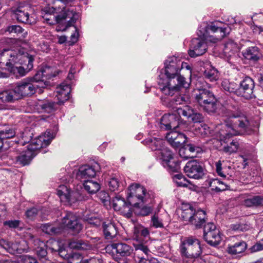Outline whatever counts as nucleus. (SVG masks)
<instances>
[{"label":"nucleus","mask_w":263,"mask_h":263,"mask_svg":"<svg viewBox=\"0 0 263 263\" xmlns=\"http://www.w3.org/2000/svg\"><path fill=\"white\" fill-rule=\"evenodd\" d=\"M103 231L105 238L107 239L115 237L118 233L115 224L109 222L103 223Z\"/></svg>","instance_id":"473e14b6"},{"label":"nucleus","mask_w":263,"mask_h":263,"mask_svg":"<svg viewBox=\"0 0 263 263\" xmlns=\"http://www.w3.org/2000/svg\"><path fill=\"white\" fill-rule=\"evenodd\" d=\"M85 220L87 221L89 223L95 226H100L102 223L101 220L95 216H91L90 217H85Z\"/></svg>","instance_id":"13d9d810"},{"label":"nucleus","mask_w":263,"mask_h":263,"mask_svg":"<svg viewBox=\"0 0 263 263\" xmlns=\"http://www.w3.org/2000/svg\"><path fill=\"white\" fill-rule=\"evenodd\" d=\"M69 246L71 249L78 250H88L90 248V246L87 242L82 240L71 241L69 243Z\"/></svg>","instance_id":"c03bdc74"},{"label":"nucleus","mask_w":263,"mask_h":263,"mask_svg":"<svg viewBox=\"0 0 263 263\" xmlns=\"http://www.w3.org/2000/svg\"><path fill=\"white\" fill-rule=\"evenodd\" d=\"M179 252L182 257L193 258L198 257L202 253L200 241L192 237L182 241L179 247Z\"/></svg>","instance_id":"6e6552de"},{"label":"nucleus","mask_w":263,"mask_h":263,"mask_svg":"<svg viewBox=\"0 0 263 263\" xmlns=\"http://www.w3.org/2000/svg\"><path fill=\"white\" fill-rule=\"evenodd\" d=\"M195 209L192 206L188 205L186 208L181 210L180 217L185 221L191 223L192 218Z\"/></svg>","instance_id":"37998d69"},{"label":"nucleus","mask_w":263,"mask_h":263,"mask_svg":"<svg viewBox=\"0 0 263 263\" xmlns=\"http://www.w3.org/2000/svg\"><path fill=\"white\" fill-rule=\"evenodd\" d=\"M192 121L195 123L201 122L203 121V116L202 114L197 112L196 110H194L193 115L191 118Z\"/></svg>","instance_id":"0e129e2a"},{"label":"nucleus","mask_w":263,"mask_h":263,"mask_svg":"<svg viewBox=\"0 0 263 263\" xmlns=\"http://www.w3.org/2000/svg\"><path fill=\"white\" fill-rule=\"evenodd\" d=\"M42 231L46 234L52 235L60 233L62 229L67 228L72 232L73 234L79 233L82 229L77 217L71 212H67L62 220V226L57 227L54 224L46 223L41 227Z\"/></svg>","instance_id":"39448f33"},{"label":"nucleus","mask_w":263,"mask_h":263,"mask_svg":"<svg viewBox=\"0 0 263 263\" xmlns=\"http://www.w3.org/2000/svg\"><path fill=\"white\" fill-rule=\"evenodd\" d=\"M230 29L227 25L216 21L208 24L202 23L198 27L199 37L192 40L188 51L191 58H196L204 54L208 49L205 41L216 43L229 34Z\"/></svg>","instance_id":"f257e3e1"},{"label":"nucleus","mask_w":263,"mask_h":263,"mask_svg":"<svg viewBox=\"0 0 263 263\" xmlns=\"http://www.w3.org/2000/svg\"><path fill=\"white\" fill-rule=\"evenodd\" d=\"M189 151L191 153H197L199 151V147L192 144H187L184 146V147H181L179 149V153L181 157L187 159L189 157H192L194 156H186L183 154L184 151Z\"/></svg>","instance_id":"a18cd8bd"},{"label":"nucleus","mask_w":263,"mask_h":263,"mask_svg":"<svg viewBox=\"0 0 263 263\" xmlns=\"http://www.w3.org/2000/svg\"><path fill=\"white\" fill-rule=\"evenodd\" d=\"M198 92L196 94V99L200 105L210 102V101H213L215 98L212 92L209 90L200 89Z\"/></svg>","instance_id":"c85d7f7f"},{"label":"nucleus","mask_w":263,"mask_h":263,"mask_svg":"<svg viewBox=\"0 0 263 263\" xmlns=\"http://www.w3.org/2000/svg\"><path fill=\"white\" fill-rule=\"evenodd\" d=\"M221 87L224 91L237 95L238 85L236 83L224 79L221 82Z\"/></svg>","instance_id":"a19ab883"},{"label":"nucleus","mask_w":263,"mask_h":263,"mask_svg":"<svg viewBox=\"0 0 263 263\" xmlns=\"http://www.w3.org/2000/svg\"><path fill=\"white\" fill-rule=\"evenodd\" d=\"M36 153L27 147V149L16 157V162L23 166L28 164Z\"/></svg>","instance_id":"cd10ccee"},{"label":"nucleus","mask_w":263,"mask_h":263,"mask_svg":"<svg viewBox=\"0 0 263 263\" xmlns=\"http://www.w3.org/2000/svg\"><path fill=\"white\" fill-rule=\"evenodd\" d=\"M47 248L40 247L37 248L36 252L40 260L42 263H51V261L47 258Z\"/></svg>","instance_id":"3c124183"},{"label":"nucleus","mask_w":263,"mask_h":263,"mask_svg":"<svg viewBox=\"0 0 263 263\" xmlns=\"http://www.w3.org/2000/svg\"><path fill=\"white\" fill-rule=\"evenodd\" d=\"M54 105L53 102H47L42 104L41 107L45 111L49 112L54 109Z\"/></svg>","instance_id":"e2e57ef3"},{"label":"nucleus","mask_w":263,"mask_h":263,"mask_svg":"<svg viewBox=\"0 0 263 263\" xmlns=\"http://www.w3.org/2000/svg\"><path fill=\"white\" fill-rule=\"evenodd\" d=\"M110 248L115 250L118 256L121 257L128 256L133 251L130 246L123 242L113 243L111 244Z\"/></svg>","instance_id":"412c9836"},{"label":"nucleus","mask_w":263,"mask_h":263,"mask_svg":"<svg viewBox=\"0 0 263 263\" xmlns=\"http://www.w3.org/2000/svg\"><path fill=\"white\" fill-rule=\"evenodd\" d=\"M261 250H263V239L256 243L250 248V251L252 253Z\"/></svg>","instance_id":"69168bd1"},{"label":"nucleus","mask_w":263,"mask_h":263,"mask_svg":"<svg viewBox=\"0 0 263 263\" xmlns=\"http://www.w3.org/2000/svg\"><path fill=\"white\" fill-rule=\"evenodd\" d=\"M254 82L253 79L249 77H245L240 82L239 86H238L237 96L246 99H252L254 97Z\"/></svg>","instance_id":"2eb2a0df"},{"label":"nucleus","mask_w":263,"mask_h":263,"mask_svg":"<svg viewBox=\"0 0 263 263\" xmlns=\"http://www.w3.org/2000/svg\"><path fill=\"white\" fill-rule=\"evenodd\" d=\"M180 125L179 116L176 114L164 115L161 119V128L166 130L175 129Z\"/></svg>","instance_id":"a211bd4d"},{"label":"nucleus","mask_w":263,"mask_h":263,"mask_svg":"<svg viewBox=\"0 0 263 263\" xmlns=\"http://www.w3.org/2000/svg\"><path fill=\"white\" fill-rule=\"evenodd\" d=\"M45 247L49 248L52 252H57L58 248L61 247V242L54 239H50L48 241L46 245H44Z\"/></svg>","instance_id":"603ef678"},{"label":"nucleus","mask_w":263,"mask_h":263,"mask_svg":"<svg viewBox=\"0 0 263 263\" xmlns=\"http://www.w3.org/2000/svg\"><path fill=\"white\" fill-rule=\"evenodd\" d=\"M19 99L30 96L35 93L38 88L43 87L33 83L28 78L17 82L14 87Z\"/></svg>","instance_id":"9d476101"},{"label":"nucleus","mask_w":263,"mask_h":263,"mask_svg":"<svg viewBox=\"0 0 263 263\" xmlns=\"http://www.w3.org/2000/svg\"><path fill=\"white\" fill-rule=\"evenodd\" d=\"M149 197L146 189L139 184H133L128 187L127 201L129 205L140 207L139 205L146 202Z\"/></svg>","instance_id":"1a4fd4ad"},{"label":"nucleus","mask_w":263,"mask_h":263,"mask_svg":"<svg viewBox=\"0 0 263 263\" xmlns=\"http://www.w3.org/2000/svg\"><path fill=\"white\" fill-rule=\"evenodd\" d=\"M184 172L189 178L195 179H201L204 175L203 167L196 160L188 161L184 167Z\"/></svg>","instance_id":"dca6fc26"},{"label":"nucleus","mask_w":263,"mask_h":263,"mask_svg":"<svg viewBox=\"0 0 263 263\" xmlns=\"http://www.w3.org/2000/svg\"><path fill=\"white\" fill-rule=\"evenodd\" d=\"M14 87L11 89H6L0 92V100L2 102L13 103L19 99Z\"/></svg>","instance_id":"393cba45"},{"label":"nucleus","mask_w":263,"mask_h":263,"mask_svg":"<svg viewBox=\"0 0 263 263\" xmlns=\"http://www.w3.org/2000/svg\"><path fill=\"white\" fill-rule=\"evenodd\" d=\"M157 155L163 166L170 171L178 172L180 170V162L175 159L173 153L167 147H163Z\"/></svg>","instance_id":"9b49d317"},{"label":"nucleus","mask_w":263,"mask_h":263,"mask_svg":"<svg viewBox=\"0 0 263 263\" xmlns=\"http://www.w3.org/2000/svg\"><path fill=\"white\" fill-rule=\"evenodd\" d=\"M204 77L210 81H216L218 78L217 70L213 67H210L204 71Z\"/></svg>","instance_id":"8fccbe9b"},{"label":"nucleus","mask_w":263,"mask_h":263,"mask_svg":"<svg viewBox=\"0 0 263 263\" xmlns=\"http://www.w3.org/2000/svg\"><path fill=\"white\" fill-rule=\"evenodd\" d=\"M53 133L50 130H47L44 134L38 136L37 138L32 139L30 143L27 145V147L37 154V151L41 148L49 145L51 140L54 138Z\"/></svg>","instance_id":"4468645a"},{"label":"nucleus","mask_w":263,"mask_h":263,"mask_svg":"<svg viewBox=\"0 0 263 263\" xmlns=\"http://www.w3.org/2000/svg\"><path fill=\"white\" fill-rule=\"evenodd\" d=\"M57 194L65 204H72L83 198L78 192L71 191L66 185H61L57 189Z\"/></svg>","instance_id":"ddd939ff"},{"label":"nucleus","mask_w":263,"mask_h":263,"mask_svg":"<svg viewBox=\"0 0 263 263\" xmlns=\"http://www.w3.org/2000/svg\"><path fill=\"white\" fill-rule=\"evenodd\" d=\"M50 68H46L45 69L41 70L37 72V73L33 77L28 78L29 79H31V81L36 84L37 82H40V85L39 86H43V88L46 87V84L45 82L43 83V78H46V79H50L51 77H54V76L49 74L47 72V70H49Z\"/></svg>","instance_id":"c756f323"},{"label":"nucleus","mask_w":263,"mask_h":263,"mask_svg":"<svg viewBox=\"0 0 263 263\" xmlns=\"http://www.w3.org/2000/svg\"><path fill=\"white\" fill-rule=\"evenodd\" d=\"M210 186L213 190L216 192L226 191L228 188V185L226 182L218 179H213L210 183Z\"/></svg>","instance_id":"79ce46f5"},{"label":"nucleus","mask_w":263,"mask_h":263,"mask_svg":"<svg viewBox=\"0 0 263 263\" xmlns=\"http://www.w3.org/2000/svg\"><path fill=\"white\" fill-rule=\"evenodd\" d=\"M83 185L84 189L90 194H94L97 192L100 189V184L92 180H84Z\"/></svg>","instance_id":"c9c22d12"},{"label":"nucleus","mask_w":263,"mask_h":263,"mask_svg":"<svg viewBox=\"0 0 263 263\" xmlns=\"http://www.w3.org/2000/svg\"><path fill=\"white\" fill-rule=\"evenodd\" d=\"M164 65V74L166 78H163V76L162 74L159 76L160 79L161 78L163 79H175L181 69V60L174 56L168 58L165 61Z\"/></svg>","instance_id":"f8f14e48"},{"label":"nucleus","mask_w":263,"mask_h":263,"mask_svg":"<svg viewBox=\"0 0 263 263\" xmlns=\"http://www.w3.org/2000/svg\"><path fill=\"white\" fill-rule=\"evenodd\" d=\"M238 50V45L233 41L229 40L225 43L223 53L229 63L235 65L237 62V61L239 60L237 53Z\"/></svg>","instance_id":"f3484780"},{"label":"nucleus","mask_w":263,"mask_h":263,"mask_svg":"<svg viewBox=\"0 0 263 263\" xmlns=\"http://www.w3.org/2000/svg\"><path fill=\"white\" fill-rule=\"evenodd\" d=\"M34 58L24 49H4L0 53V66L5 65L11 71L25 76L33 67Z\"/></svg>","instance_id":"20e7f679"},{"label":"nucleus","mask_w":263,"mask_h":263,"mask_svg":"<svg viewBox=\"0 0 263 263\" xmlns=\"http://www.w3.org/2000/svg\"><path fill=\"white\" fill-rule=\"evenodd\" d=\"M134 259L136 263H158L156 258L149 254H134Z\"/></svg>","instance_id":"ea45409f"},{"label":"nucleus","mask_w":263,"mask_h":263,"mask_svg":"<svg viewBox=\"0 0 263 263\" xmlns=\"http://www.w3.org/2000/svg\"><path fill=\"white\" fill-rule=\"evenodd\" d=\"M139 211L136 212L141 216H147L151 213L152 209L150 206H144L141 209H138Z\"/></svg>","instance_id":"338daca9"},{"label":"nucleus","mask_w":263,"mask_h":263,"mask_svg":"<svg viewBox=\"0 0 263 263\" xmlns=\"http://www.w3.org/2000/svg\"><path fill=\"white\" fill-rule=\"evenodd\" d=\"M70 87L69 84L62 83L56 89L55 97L58 100V103L63 104L69 98Z\"/></svg>","instance_id":"aec40b11"},{"label":"nucleus","mask_w":263,"mask_h":263,"mask_svg":"<svg viewBox=\"0 0 263 263\" xmlns=\"http://www.w3.org/2000/svg\"><path fill=\"white\" fill-rule=\"evenodd\" d=\"M242 204L248 208L263 206V196H249L242 201Z\"/></svg>","instance_id":"7c9ffc66"},{"label":"nucleus","mask_w":263,"mask_h":263,"mask_svg":"<svg viewBox=\"0 0 263 263\" xmlns=\"http://www.w3.org/2000/svg\"><path fill=\"white\" fill-rule=\"evenodd\" d=\"M14 16L21 23L31 24L32 22L29 18V14L24 7H19L14 11Z\"/></svg>","instance_id":"72a5a7b5"},{"label":"nucleus","mask_w":263,"mask_h":263,"mask_svg":"<svg viewBox=\"0 0 263 263\" xmlns=\"http://www.w3.org/2000/svg\"><path fill=\"white\" fill-rule=\"evenodd\" d=\"M20 258L21 263H39L35 257L30 255H22Z\"/></svg>","instance_id":"bf43d9fd"},{"label":"nucleus","mask_w":263,"mask_h":263,"mask_svg":"<svg viewBox=\"0 0 263 263\" xmlns=\"http://www.w3.org/2000/svg\"><path fill=\"white\" fill-rule=\"evenodd\" d=\"M96 165L92 166L85 165L81 166L78 173V177L81 179L87 180L96 176Z\"/></svg>","instance_id":"5701e85b"},{"label":"nucleus","mask_w":263,"mask_h":263,"mask_svg":"<svg viewBox=\"0 0 263 263\" xmlns=\"http://www.w3.org/2000/svg\"><path fill=\"white\" fill-rule=\"evenodd\" d=\"M16 134V129L11 126H5L0 130V138L3 140L5 139L13 138Z\"/></svg>","instance_id":"58836bf2"},{"label":"nucleus","mask_w":263,"mask_h":263,"mask_svg":"<svg viewBox=\"0 0 263 263\" xmlns=\"http://www.w3.org/2000/svg\"><path fill=\"white\" fill-rule=\"evenodd\" d=\"M39 211L35 208H32L26 212V216L30 219L33 218L38 213Z\"/></svg>","instance_id":"774afa93"},{"label":"nucleus","mask_w":263,"mask_h":263,"mask_svg":"<svg viewBox=\"0 0 263 263\" xmlns=\"http://www.w3.org/2000/svg\"><path fill=\"white\" fill-rule=\"evenodd\" d=\"M203 238L211 246H216L218 245L221 240L219 230H215L211 233L203 235Z\"/></svg>","instance_id":"2f4dec72"},{"label":"nucleus","mask_w":263,"mask_h":263,"mask_svg":"<svg viewBox=\"0 0 263 263\" xmlns=\"http://www.w3.org/2000/svg\"><path fill=\"white\" fill-rule=\"evenodd\" d=\"M129 203L127 204L123 198L119 195L116 196L112 199V205L115 210L120 211L124 210L126 208H129Z\"/></svg>","instance_id":"e433bc0d"},{"label":"nucleus","mask_w":263,"mask_h":263,"mask_svg":"<svg viewBox=\"0 0 263 263\" xmlns=\"http://www.w3.org/2000/svg\"><path fill=\"white\" fill-rule=\"evenodd\" d=\"M247 248V245L244 241H239L233 245H229L227 248L229 254L232 255H239L243 253Z\"/></svg>","instance_id":"bb28decb"},{"label":"nucleus","mask_w":263,"mask_h":263,"mask_svg":"<svg viewBox=\"0 0 263 263\" xmlns=\"http://www.w3.org/2000/svg\"><path fill=\"white\" fill-rule=\"evenodd\" d=\"M216 226L212 222L208 223L204 227L203 229V235L207 234L208 233H211L212 232L215 230H217Z\"/></svg>","instance_id":"052dcab7"},{"label":"nucleus","mask_w":263,"mask_h":263,"mask_svg":"<svg viewBox=\"0 0 263 263\" xmlns=\"http://www.w3.org/2000/svg\"><path fill=\"white\" fill-rule=\"evenodd\" d=\"M230 124H227L223 127L224 128L227 126L228 130L225 132L224 130L222 129L220 132L219 140L221 142L226 144L223 146V150L225 153L229 154L236 153L239 147V143L238 141L236 139H231L230 137L233 135H235L236 134L234 131L235 128H239L241 129H246L248 125L244 128H240L237 126H235L233 122H230Z\"/></svg>","instance_id":"423d86ee"},{"label":"nucleus","mask_w":263,"mask_h":263,"mask_svg":"<svg viewBox=\"0 0 263 263\" xmlns=\"http://www.w3.org/2000/svg\"><path fill=\"white\" fill-rule=\"evenodd\" d=\"M48 6L42 11L43 18L47 23L52 25L55 23L66 24L63 29L72 26L78 18L79 15L73 8L63 7V3L60 0H48Z\"/></svg>","instance_id":"7ed1b4c3"},{"label":"nucleus","mask_w":263,"mask_h":263,"mask_svg":"<svg viewBox=\"0 0 263 263\" xmlns=\"http://www.w3.org/2000/svg\"><path fill=\"white\" fill-rule=\"evenodd\" d=\"M243 57L247 60L252 62L257 61L261 57L259 48L256 46L247 48L242 51Z\"/></svg>","instance_id":"b1692460"},{"label":"nucleus","mask_w":263,"mask_h":263,"mask_svg":"<svg viewBox=\"0 0 263 263\" xmlns=\"http://www.w3.org/2000/svg\"><path fill=\"white\" fill-rule=\"evenodd\" d=\"M25 242L22 244L18 241H8L4 239L0 240V246L5 249L8 252L12 254H21L26 250Z\"/></svg>","instance_id":"6ab92c4d"},{"label":"nucleus","mask_w":263,"mask_h":263,"mask_svg":"<svg viewBox=\"0 0 263 263\" xmlns=\"http://www.w3.org/2000/svg\"><path fill=\"white\" fill-rule=\"evenodd\" d=\"M186 140L187 138L186 136L180 133L178 137L177 138V139H176V141H175L172 147L174 148H181L182 144L186 141Z\"/></svg>","instance_id":"864d4df0"},{"label":"nucleus","mask_w":263,"mask_h":263,"mask_svg":"<svg viewBox=\"0 0 263 263\" xmlns=\"http://www.w3.org/2000/svg\"><path fill=\"white\" fill-rule=\"evenodd\" d=\"M108 184L109 189L112 192L121 190L123 189V183L117 177L111 178Z\"/></svg>","instance_id":"49530a36"},{"label":"nucleus","mask_w":263,"mask_h":263,"mask_svg":"<svg viewBox=\"0 0 263 263\" xmlns=\"http://www.w3.org/2000/svg\"><path fill=\"white\" fill-rule=\"evenodd\" d=\"M82 260V256L79 253L73 252L70 254L68 257L69 263H81Z\"/></svg>","instance_id":"4d7b16f0"},{"label":"nucleus","mask_w":263,"mask_h":263,"mask_svg":"<svg viewBox=\"0 0 263 263\" xmlns=\"http://www.w3.org/2000/svg\"><path fill=\"white\" fill-rule=\"evenodd\" d=\"M134 247L135 250L134 254H140V252H142L144 254H149L150 251L147 246L140 241H136L134 242Z\"/></svg>","instance_id":"09e8293b"},{"label":"nucleus","mask_w":263,"mask_h":263,"mask_svg":"<svg viewBox=\"0 0 263 263\" xmlns=\"http://www.w3.org/2000/svg\"><path fill=\"white\" fill-rule=\"evenodd\" d=\"M134 239L136 241H141V237H146L149 234V230L140 224L135 226L134 230Z\"/></svg>","instance_id":"f704fd0d"},{"label":"nucleus","mask_w":263,"mask_h":263,"mask_svg":"<svg viewBox=\"0 0 263 263\" xmlns=\"http://www.w3.org/2000/svg\"><path fill=\"white\" fill-rule=\"evenodd\" d=\"M165 141L159 138H149L143 141L144 144L152 151H157V154L164 147Z\"/></svg>","instance_id":"4be33fe9"},{"label":"nucleus","mask_w":263,"mask_h":263,"mask_svg":"<svg viewBox=\"0 0 263 263\" xmlns=\"http://www.w3.org/2000/svg\"><path fill=\"white\" fill-rule=\"evenodd\" d=\"M180 133L175 130V129H173L170 133L167 134L166 138L172 146L175 142V141H176V139H177V138L178 137Z\"/></svg>","instance_id":"5fc2aeb1"},{"label":"nucleus","mask_w":263,"mask_h":263,"mask_svg":"<svg viewBox=\"0 0 263 263\" xmlns=\"http://www.w3.org/2000/svg\"><path fill=\"white\" fill-rule=\"evenodd\" d=\"M194 109L189 105L184 106L182 108H177V115L180 118L181 116L190 118Z\"/></svg>","instance_id":"de8ad7c7"},{"label":"nucleus","mask_w":263,"mask_h":263,"mask_svg":"<svg viewBox=\"0 0 263 263\" xmlns=\"http://www.w3.org/2000/svg\"><path fill=\"white\" fill-rule=\"evenodd\" d=\"M20 224V221L18 220H11L6 221L4 222V225L8 227L9 228H18Z\"/></svg>","instance_id":"680f3d73"},{"label":"nucleus","mask_w":263,"mask_h":263,"mask_svg":"<svg viewBox=\"0 0 263 263\" xmlns=\"http://www.w3.org/2000/svg\"><path fill=\"white\" fill-rule=\"evenodd\" d=\"M177 84H175L174 79H163L162 78L158 81L159 87L161 92L165 95L172 96L179 92L181 87L187 88L190 86V82L186 81L185 78L181 75L176 76Z\"/></svg>","instance_id":"0eeeda50"},{"label":"nucleus","mask_w":263,"mask_h":263,"mask_svg":"<svg viewBox=\"0 0 263 263\" xmlns=\"http://www.w3.org/2000/svg\"><path fill=\"white\" fill-rule=\"evenodd\" d=\"M216 99L200 105L208 113L217 112L218 114L234 123L235 126L244 128L249 125L246 116L241 115L237 102L231 98H228L220 102V106L216 103Z\"/></svg>","instance_id":"f03ea898"},{"label":"nucleus","mask_w":263,"mask_h":263,"mask_svg":"<svg viewBox=\"0 0 263 263\" xmlns=\"http://www.w3.org/2000/svg\"><path fill=\"white\" fill-rule=\"evenodd\" d=\"M206 219V213L204 211L200 209H195L191 223L196 228H200L205 223Z\"/></svg>","instance_id":"a878e982"},{"label":"nucleus","mask_w":263,"mask_h":263,"mask_svg":"<svg viewBox=\"0 0 263 263\" xmlns=\"http://www.w3.org/2000/svg\"><path fill=\"white\" fill-rule=\"evenodd\" d=\"M188 100L189 98L186 96L181 95L177 96L168 101L167 105L169 107H172L177 111V108H178L177 107V105L185 104Z\"/></svg>","instance_id":"4c0bfd02"},{"label":"nucleus","mask_w":263,"mask_h":263,"mask_svg":"<svg viewBox=\"0 0 263 263\" xmlns=\"http://www.w3.org/2000/svg\"><path fill=\"white\" fill-rule=\"evenodd\" d=\"M152 226L155 228H162L164 227L163 221L158 214L154 215L151 218Z\"/></svg>","instance_id":"6e6d98bb"}]
</instances>
